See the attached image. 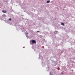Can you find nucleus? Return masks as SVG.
<instances>
[{
	"label": "nucleus",
	"mask_w": 75,
	"mask_h": 75,
	"mask_svg": "<svg viewBox=\"0 0 75 75\" xmlns=\"http://www.w3.org/2000/svg\"><path fill=\"white\" fill-rule=\"evenodd\" d=\"M32 43H36V41L35 40H32Z\"/></svg>",
	"instance_id": "nucleus-1"
},
{
	"label": "nucleus",
	"mask_w": 75,
	"mask_h": 75,
	"mask_svg": "<svg viewBox=\"0 0 75 75\" xmlns=\"http://www.w3.org/2000/svg\"><path fill=\"white\" fill-rule=\"evenodd\" d=\"M37 32H40V31H37Z\"/></svg>",
	"instance_id": "nucleus-6"
},
{
	"label": "nucleus",
	"mask_w": 75,
	"mask_h": 75,
	"mask_svg": "<svg viewBox=\"0 0 75 75\" xmlns=\"http://www.w3.org/2000/svg\"><path fill=\"white\" fill-rule=\"evenodd\" d=\"M8 20L9 21H11V19L10 18Z\"/></svg>",
	"instance_id": "nucleus-5"
},
{
	"label": "nucleus",
	"mask_w": 75,
	"mask_h": 75,
	"mask_svg": "<svg viewBox=\"0 0 75 75\" xmlns=\"http://www.w3.org/2000/svg\"><path fill=\"white\" fill-rule=\"evenodd\" d=\"M50 1L49 0V1H47L46 3H50Z\"/></svg>",
	"instance_id": "nucleus-3"
},
{
	"label": "nucleus",
	"mask_w": 75,
	"mask_h": 75,
	"mask_svg": "<svg viewBox=\"0 0 75 75\" xmlns=\"http://www.w3.org/2000/svg\"><path fill=\"white\" fill-rule=\"evenodd\" d=\"M62 25H65L64 24V23H61Z\"/></svg>",
	"instance_id": "nucleus-4"
},
{
	"label": "nucleus",
	"mask_w": 75,
	"mask_h": 75,
	"mask_svg": "<svg viewBox=\"0 0 75 75\" xmlns=\"http://www.w3.org/2000/svg\"><path fill=\"white\" fill-rule=\"evenodd\" d=\"M2 12L3 13H6L7 12V11L3 10L2 11Z\"/></svg>",
	"instance_id": "nucleus-2"
}]
</instances>
